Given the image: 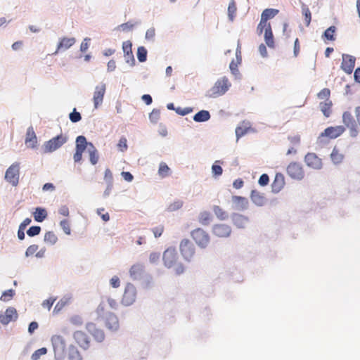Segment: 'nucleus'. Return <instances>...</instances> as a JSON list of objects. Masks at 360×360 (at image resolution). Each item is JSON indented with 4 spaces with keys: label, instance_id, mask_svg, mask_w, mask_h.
I'll return each mask as SVG.
<instances>
[{
    "label": "nucleus",
    "instance_id": "nucleus-1",
    "mask_svg": "<svg viewBox=\"0 0 360 360\" xmlns=\"http://www.w3.org/2000/svg\"><path fill=\"white\" fill-rule=\"evenodd\" d=\"M54 357L56 360H63L66 356V342L64 338L59 335H54L51 338Z\"/></svg>",
    "mask_w": 360,
    "mask_h": 360
},
{
    "label": "nucleus",
    "instance_id": "nucleus-2",
    "mask_svg": "<svg viewBox=\"0 0 360 360\" xmlns=\"http://www.w3.org/2000/svg\"><path fill=\"white\" fill-rule=\"evenodd\" d=\"M68 140V136L60 134L50 140L45 141L41 147L43 153H50L56 151L65 144Z\"/></svg>",
    "mask_w": 360,
    "mask_h": 360
},
{
    "label": "nucleus",
    "instance_id": "nucleus-3",
    "mask_svg": "<svg viewBox=\"0 0 360 360\" xmlns=\"http://www.w3.org/2000/svg\"><path fill=\"white\" fill-rule=\"evenodd\" d=\"M231 85L229 79L226 77H223L214 83V86L206 94V96L217 98L222 96L229 89Z\"/></svg>",
    "mask_w": 360,
    "mask_h": 360
},
{
    "label": "nucleus",
    "instance_id": "nucleus-4",
    "mask_svg": "<svg viewBox=\"0 0 360 360\" xmlns=\"http://www.w3.org/2000/svg\"><path fill=\"white\" fill-rule=\"evenodd\" d=\"M345 131L344 126L328 127L319 136L317 142L321 145L328 143L326 138L334 139L342 135Z\"/></svg>",
    "mask_w": 360,
    "mask_h": 360
},
{
    "label": "nucleus",
    "instance_id": "nucleus-5",
    "mask_svg": "<svg viewBox=\"0 0 360 360\" xmlns=\"http://www.w3.org/2000/svg\"><path fill=\"white\" fill-rule=\"evenodd\" d=\"M137 290L134 284L127 283L121 300V304L124 307L132 305L136 299Z\"/></svg>",
    "mask_w": 360,
    "mask_h": 360
},
{
    "label": "nucleus",
    "instance_id": "nucleus-6",
    "mask_svg": "<svg viewBox=\"0 0 360 360\" xmlns=\"http://www.w3.org/2000/svg\"><path fill=\"white\" fill-rule=\"evenodd\" d=\"M19 176L20 163L15 162L6 169L4 178L13 186H16L19 182Z\"/></svg>",
    "mask_w": 360,
    "mask_h": 360
},
{
    "label": "nucleus",
    "instance_id": "nucleus-7",
    "mask_svg": "<svg viewBox=\"0 0 360 360\" xmlns=\"http://www.w3.org/2000/svg\"><path fill=\"white\" fill-rule=\"evenodd\" d=\"M179 249L183 258L186 262H191L195 252L194 244L188 239L181 241Z\"/></svg>",
    "mask_w": 360,
    "mask_h": 360
},
{
    "label": "nucleus",
    "instance_id": "nucleus-8",
    "mask_svg": "<svg viewBox=\"0 0 360 360\" xmlns=\"http://www.w3.org/2000/svg\"><path fill=\"white\" fill-rule=\"evenodd\" d=\"M88 141L83 135L77 136L75 140V153L73 155L75 162H80L82 160V154L87 148Z\"/></svg>",
    "mask_w": 360,
    "mask_h": 360
},
{
    "label": "nucleus",
    "instance_id": "nucleus-9",
    "mask_svg": "<svg viewBox=\"0 0 360 360\" xmlns=\"http://www.w3.org/2000/svg\"><path fill=\"white\" fill-rule=\"evenodd\" d=\"M191 236L195 243L202 249L207 247L210 243V236L202 229L198 228L191 232Z\"/></svg>",
    "mask_w": 360,
    "mask_h": 360
},
{
    "label": "nucleus",
    "instance_id": "nucleus-10",
    "mask_svg": "<svg viewBox=\"0 0 360 360\" xmlns=\"http://www.w3.org/2000/svg\"><path fill=\"white\" fill-rule=\"evenodd\" d=\"M286 172L291 179L296 181H301L304 177V172L302 166L297 162H290L286 168Z\"/></svg>",
    "mask_w": 360,
    "mask_h": 360
},
{
    "label": "nucleus",
    "instance_id": "nucleus-11",
    "mask_svg": "<svg viewBox=\"0 0 360 360\" xmlns=\"http://www.w3.org/2000/svg\"><path fill=\"white\" fill-rule=\"evenodd\" d=\"M102 321H104L107 329L112 333H116L120 329L119 319L115 314L111 311L106 312Z\"/></svg>",
    "mask_w": 360,
    "mask_h": 360
},
{
    "label": "nucleus",
    "instance_id": "nucleus-12",
    "mask_svg": "<svg viewBox=\"0 0 360 360\" xmlns=\"http://www.w3.org/2000/svg\"><path fill=\"white\" fill-rule=\"evenodd\" d=\"M178 259V255L176 249L169 247L165 250L162 255V260L165 267L170 269L174 266Z\"/></svg>",
    "mask_w": 360,
    "mask_h": 360
},
{
    "label": "nucleus",
    "instance_id": "nucleus-13",
    "mask_svg": "<svg viewBox=\"0 0 360 360\" xmlns=\"http://www.w3.org/2000/svg\"><path fill=\"white\" fill-rule=\"evenodd\" d=\"M131 47L132 43L130 41H126L122 43V51L125 63L129 64L130 67H134L136 65V60Z\"/></svg>",
    "mask_w": 360,
    "mask_h": 360
},
{
    "label": "nucleus",
    "instance_id": "nucleus-14",
    "mask_svg": "<svg viewBox=\"0 0 360 360\" xmlns=\"http://www.w3.org/2000/svg\"><path fill=\"white\" fill-rule=\"evenodd\" d=\"M342 56V62L340 68L347 74H352L355 66L356 58L346 53H343Z\"/></svg>",
    "mask_w": 360,
    "mask_h": 360
},
{
    "label": "nucleus",
    "instance_id": "nucleus-15",
    "mask_svg": "<svg viewBox=\"0 0 360 360\" xmlns=\"http://www.w3.org/2000/svg\"><path fill=\"white\" fill-rule=\"evenodd\" d=\"M105 89L106 86L105 84L103 83H101L95 87L93 96L94 105L95 108L97 109L103 103Z\"/></svg>",
    "mask_w": 360,
    "mask_h": 360
},
{
    "label": "nucleus",
    "instance_id": "nucleus-16",
    "mask_svg": "<svg viewBox=\"0 0 360 360\" xmlns=\"http://www.w3.org/2000/svg\"><path fill=\"white\" fill-rule=\"evenodd\" d=\"M86 329L94 337L98 342H102L105 340V333L103 330L98 328L95 323L92 322L87 323Z\"/></svg>",
    "mask_w": 360,
    "mask_h": 360
},
{
    "label": "nucleus",
    "instance_id": "nucleus-17",
    "mask_svg": "<svg viewBox=\"0 0 360 360\" xmlns=\"http://www.w3.org/2000/svg\"><path fill=\"white\" fill-rule=\"evenodd\" d=\"M76 42V39L75 37H62L59 39V41L57 44V48L56 51L53 53V55H56L59 52L65 51L69 49L71 46H72Z\"/></svg>",
    "mask_w": 360,
    "mask_h": 360
},
{
    "label": "nucleus",
    "instance_id": "nucleus-18",
    "mask_svg": "<svg viewBox=\"0 0 360 360\" xmlns=\"http://www.w3.org/2000/svg\"><path fill=\"white\" fill-rule=\"evenodd\" d=\"M212 233L219 238H228L231 233V227L225 224H217L212 226Z\"/></svg>",
    "mask_w": 360,
    "mask_h": 360
},
{
    "label": "nucleus",
    "instance_id": "nucleus-19",
    "mask_svg": "<svg viewBox=\"0 0 360 360\" xmlns=\"http://www.w3.org/2000/svg\"><path fill=\"white\" fill-rule=\"evenodd\" d=\"M306 165L314 169H320L322 168V161L316 153H308L304 157Z\"/></svg>",
    "mask_w": 360,
    "mask_h": 360
},
{
    "label": "nucleus",
    "instance_id": "nucleus-20",
    "mask_svg": "<svg viewBox=\"0 0 360 360\" xmlns=\"http://www.w3.org/2000/svg\"><path fill=\"white\" fill-rule=\"evenodd\" d=\"M17 319V310L12 307H8L4 314H0V323L4 326L8 325L11 321H15Z\"/></svg>",
    "mask_w": 360,
    "mask_h": 360
},
{
    "label": "nucleus",
    "instance_id": "nucleus-21",
    "mask_svg": "<svg viewBox=\"0 0 360 360\" xmlns=\"http://www.w3.org/2000/svg\"><path fill=\"white\" fill-rule=\"evenodd\" d=\"M76 342L84 350L90 347V340L88 335L83 331L77 330L73 334Z\"/></svg>",
    "mask_w": 360,
    "mask_h": 360
},
{
    "label": "nucleus",
    "instance_id": "nucleus-22",
    "mask_svg": "<svg viewBox=\"0 0 360 360\" xmlns=\"http://www.w3.org/2000/svg\"><path fill=\"white\" fill-rule=\"evenodd\" d=\"M145 274V266L141 263L134 264L129 269V275L133 280L141 281Z\"/></svg>",
    "mask_w": 360,
    "mask_h": 360
},
{
    "label": "nucleus",
    "instance_id": "nucleus-23",
    "mask_svg": "<svg viewBox=\"0 0 360 360\" xmlns=\"http://www.w3.org/2000/svg\"><path fill=\"white\" fill-rule=\"evenodd\" d=\"M231 219L238 229H245L250 221L248 217L236 212L231 214Z\"/></svg>",
    "mask_w": 360,
    "mask_h": 360
},
{
    "label": "nucleus",
    "instance_id": "nucleus-24",
    "mask_svg": "<svg viewBox=\"0 0 360 360\" xmlns=\"http://www.w3.org/2000/svg\"><path fill=\"white\" fill-rule=\"evenodd\" d=\"M285 184V181L284 175L282 173L277 172L271 185L272 193H279L283 188Z\"/></svg>",
    "mask_w": 360,
    "mask_h": 360
},
{
    "label": "nucleus",
    "instance_id": "nucleus-25",
    "mask_svg": "<svg viewBox=\"0 0 360 360\" xmlns=\"http://www.w3.org/2000/svg\"><path fill=\"white\" fill-rule=\"evenodd\" d=\"M231 200L233 208L238 211H244L248 208L249 202L245 197L239 195H233Z\"/></svg>",
    "mask_w": 360,
    "mask_h": 360
},
{
    "label": "nucleus",
    "instance_id": "nucleus-26",
    "mask_svg": "<svg viewBox=\"0 0 360 360\" xmlns=\"http://www.w3.org/2000/svg\"><path fill=\"white\" fill-rule=\"evenodd\" d=\"M25 142L28 148L32 149L37 148V137L32 126L29 127L27 129Z\"/></svg>",
    "mask_w": 360,
    "mask_h": 360
},
{
    "label": "nucleus",
    "instance_id": "nucleus-27",
    "mask_svg": "<svg viewBox=\"0 0 360 360\" xmlns=\"http://www.w3.org/2000/svg\"><path fill=\"white\" fill-rule=\"evenodd\" d=\"M250 199L252 202L258 207L264 205L266 201L264 195L255 189L251 191Z\"/></svg>",
    "mask_w": 360,
    "mask_h": 360
},
{
    "label": "nucleus",
    "instance_id": "nucleus-28",
    "mask_svg": "<svg viewBox=\"0 0 360 360\" xmlns=\"http://www.w3.org/2000/svg\"><path fill=\"white\" fill-rule=\"evenodd\" d=\"M89 155V161L91 165H95L98 163L99 159L98 151L91 142L88 141L86 148Z\"/></svg>",
    "mask_w": 360,
    "mask_h": 360
},
{
    "label": "nucleus",
    "instance_id": "nucleus-29",
    "mask_svg": "<svg viewBox=\"0 0 360 360\" xmlns=\"http://www.w3.org/2000/svg\"><path fill=\"white\" fill-rule=\"evenodd\" d=\"M48 216L47 211L41 207H37L33 212L34 219L39 223L43 222Z\"/></svg>",
    "mask_w": 360,
    "mask_h": 360
},
{
    "label": "nucleus",
    "instance_id": "nucleus-30",
    "mask_svg": "<svg viewBox=\"0 0 360 360\" xmlns=\"http://www.w3.org/2000/svg\"><path fill=\"white\" fill-rule=\"evenodd\" d=\"M211 118L210 112L207 110H201L196 112L193 119L196 122H205Z\"/></svg>",
    "mask_w": 360,
    "mask_h": 360
},
{
    "label": "nucleus",
    "instance_id": "nucleus-31",
    "mask_svg": "<svg viewBox=\"0 0 360 360\" xmlns=\"http://www.w3.org/2000/svg\"><path fill=\"white\" fill-rule=\"evenodd\" d=\"M264 37L265 43L269 48H275L274 37L271 25H269L268 27L266 29Z\"/></svg>",
    "mask_w": 360,
    "mask_h": 360
},
{
    "label": "nucleus",
    "instance_id": "nucleus-32",
    "mask_svg": "<svg viewBox=\"0 0 360 360\" xmlns=\"http://www.w3.org/2000/svg\"><path fill=\"white\" fill-rule=\"evenodd\" d=\"M72 297L70 294H68L63 297L55 306L53 312L58 313L65 306L70 304L72 302Z\"/></svg>",
    "mask_w": 360,
    "mask_h": 360
},
{
    "label": "nucleus",
    "instance_id": "nucleus-33",
    "mask_svg": "<svg viewBox=\"0 0 360 360\" xmlns=\"http://www.w3.org/2000/svg\"><path fill=\"white\" fill-rule=\"evenodd\" d=\"M68 360H83L78 349L73 345H70L68 351Z\"/></svg>",
    "mask_w": 360,
    "mask_h": 360
},
{
    "label": "nucleus",
    "instance_id": "nucleus-34",
    "mask_svg": "<svg viewBox=\"0 0 360 360\" xmlns=\"http://www.w3.org/2000/svg\"><path fill=\"white\" fill-rule=\"evenodd\" d=\"M337 31V27L335 25H331L327 28L322 34L321 38L323 40L335 41V34Z\"/></svg>",
    "mask_w": 360,
    "mask_h": 360
},
{
    "label": "nucleus",
    "instance_id": "nucleus-35",
    "mask_svg": "<svg viewBox=\"0 0 360 360\" xmlns=\"http://www.w3.org/2000/svg\"><path fill=\"white\" fill-rule=\"evenodd\" d=\"M250 131H252V132L255 131V129L252 128L251 126H250V125L249 126H247V125L238 126L236 128V131H235L237 141H238L239 139L244 136L245 134H247Z\"/></svg>",
    "mask_w": 360,
    "mask_h": 360
},
{
    "label": "nucleus",
    "instance_id": "nucleus-36",
    "mask_svg": "<svg viewBox=\"0 0 360 360\" xmlns=\"http://www.w3.org/2000/svg\"><path fill=\"white\" fill-rule=\"evenodd\" d=\"M212 210L217 219L225 221L229 219V213L218 205H214Z\"/></svg>",
    "mask_w": 360,
    "mask_h": 360
},
{
    "label": "nucleus",
    "instance_id": "nucleus-37",
    "mask_svg": "<svg viewBox=\"0 0 360 360\" xmlns=\"http://www.w3.org/2000/svg\"><path fill=\"white\" fill-rule=\"evenodd\" d=\"M278 12L279 11L278 9L266 8L262 13L261 19L267 22V20L274 18L278 13Z\"/></svg>",
    "mask_w": 360,
    "mask_h": 360
},
{
    "label": "nucleus",
    "instance_id": "nucleus-38",
    "mask_svg": "<svg viewBox=\"0 0 360 360\" xmlns=\"http://www.w3.org/2000/svg\"><path fill=\"white\" fill-rule=\"evenodd\" d=\"M212 217L208 211H203L199 214L198 221L204 226H207L210 224Z\"/></svg>",
    "mask_w": 360,
    "mask_h": 360
},
{
    "label": "nucleus",
    "instance_id": "nucleus-39",
    "mask_svg": "<svg viewBox=\"0 0 360 360\" xmlns=\"http://www.w3.org/2000/svg\"><path fill=\"white\" fill-rule=\"evenodd\" d=\"M141 23L140 20H136L133 22L132 20H129L127 22L122 23L118 26V29L122 30L124 32H129L133 30L135 25H139Z\"/></svg>",
    "mask_w": 360,
    "mask_h": 360
},
{
    "label": "nucleus",
    "instance_id": "nucleus-40",
    "mask_svg": "<svg viewBox=\"0 0 360 360\" xmlns=\"http://www.w3.org/2000/svg\"><path fill=\"white\" fill-rule=\"evenodd\" d=\"M136 57L140 63H144L147 60L148 50L145 46H139L136 51Z\"/></svg>",
    "mask_w": 360,
    "mask_h": 360
},
{
    "label": "nucleus",
    "instance_id": "nucleus-41",
    "mask_svg": "<svg viewBox=\"0 0 360 360\" xmlns=\"http://www.w3.org/2000/svg\"><path fill=\"white\" fill-rule=\"evenodd\" d=\"M228 18L231 22H233L235 19L237 7L234 0H231L228 6Z\"/></svg>",
    "mask_w": 360,
    "mask_h": 360
},
{
    "label": "nucleus",
    "instance_id": "nucleus-42",
    "mask_svg": "<svg viewBox=\"0 0 360 360\" xmlns=\"http://www.w3.org/2000/svg\"><path fill=\"white\" fill-rule=\"evenodd\" d=\"M332 105L333 103L331 101L320 103L321 110L325 117H330L331 113L330 108L332 107Z\"/></svg>",
    "mask_w": 360,
    "mask_h": 360
},
{
    "label": "nucleus",
    "instance_id": "nucleus-43",
    "mask_svg": "<svg viewBox=\"0 0 360 360\" xmlns=\"http://www.w3.org/2000/svg\"><path fill=\"white\" fill-rule=\"evenodd\" d=\"M302 13L304 16L305 25L308 27L311 21V13L308 6L304 4H302Z\"/></svg>",
    "mask_w": 360,
    "mask_h": 360
},
{
    "label": "nucleus",
    "instance_id": "nucleus-44",
    "mask_svg": "<svg viewBox=\"0 0 360 360\" xmlns=\"http://www.w3.org/2000/svg\"><path fill=\"white\" fill-rule=\"evenodd\" d=\"M44 241L51 245H53L57 243L58 237L53 231H47L44 235Z\"/></svg>",
    "mask_w": 360,
    "mask_h": 360
},
{
    "label": "nucleus",
    "instance_id": "nucleus-45",
    "mask_svg": "<svg viewBox=\"0 0 360 360\" xmlns=\"http://www.w3.org/2000/svg\"><path fill=\"white\" fill-rule=\"evenodd\" d=\"M141 284L143 288L148 289L153 286V277L150 274L146 273L141 278Z\"/></svg>",
    "mask_w": 360,
    "mask_h": 360
},
{
    "label": "nucleus",
    "instance_id": "nucleus-46",
    "mask_svg": "<svg viewBox=\"0 0 360 360\" xmlns=\"http://www.w3.org/2000/svg\"><path fill=\"white\" fill-rule=\"evenodd\" d=\"M342 122L345 124V126H347V127L356 124V122L353 116L348 111H345L343 112Z\"/></svg>",
    "mask_w": 360,
    "mask_h": 360
},
{
    "label": "nucleus",
    "instance_id": "nucleus-47",
    "mask_svg": "<svg viewBox=\"0 0 360 360\" xmlns=\"http://www.w3.org/2000/svg\"><path fill=\"white\" fill-rule=\"evenodd\" d=\"M219 162H220L219 160H217L212 165V176L214 178H217V177L220 176L223 173V169L219 165Z\"/></svg>",
    "mask_w": 360,
    "mask_h": 360
},
{
    "label": "nucleus",
    "instance_id": "nucleus-48",
    "mask_svg": "<svg viewBox=\"0 0 360 360\" xmlns=\"http://www.w3.org/2000/svg\"><path fill=\"white\" fill-rule=\"evenodd\" d=\"M330 158H331L332 162L335 165H338V164L342 162V161L344 158V156H343V155L338 153L336 148H334L330 154Z\"/></svg>",
    "mask_w": 360,
    "mask_h": 360
},
{
    "label": "nucleus",
    "instance_id": "nucleus-49",
    "mask_svg": "<svg viewBox=\"0 0 360 360\" xmlns=\"http://www.w3.org/2000/svg\"><path fill=\"white\" fill-rule=\"evenodd\" d=\"M68 117L72 123H77L82 120V115L79 112H78L76 108H74L72 111L70 112Z\"/></svg>",
    "mask_w": 360,
    "mask_h": 360
},
{
    "label": "nucleus",
    "instance_id": "nucleus-50",
    "mask_svg": "<svg viewBox=\"0 0 360 360\" xmlns=\"http://www.w3.org/2000/svg\"><path fill=\"white\" fill-rule=\"evenodd\" d=\"M15 295V291L13 289H8L2 292L0 300L3 302H8L12 299Z\"/></svg>",
    "mask_w": 360,
    "mask_h": 360
},
{
    "label": "nucleus",
    "instance_id": "nucleus-51",
    "mask_svg": "<svg viewBox=\"0 0 360 360\" xmlns=\"http://www.w3.org/2000/svg\"><path fill=\"white\" fill-rule=\"evenodd\" d=\"M169 170L170 169L168 165L165 162H162L159 165L158 174L162 177H165L169 175Z\"/></svg>",
    "mask_w": 360,
    "mask_h": 360
},
{
    "label": "nucleus",
    "instance_id": "nucleus-52",
    "mask_svg": "<svg viewBox=\"0 0 360 360\" xmlns=\"http://www.w3.org/2000/svg\"><path fill=\"white\" fill-rule=\"evenodd\" d=\"M106 311L105 310V304L103 302H101L96 308V314L97 315V319L102 320L104 319V316L106 314Z\"/></svg>",
    "mask_w": 360,
    "mask_h": 360
},
{
    "label": "nucleus",
    "instance_id": "nucleus-53",
    "mask_svg": "<svg viewBox=\"0 0 360 360\" xmlns=\"http://www.w3.org/2000/svg\"><path fill=\"white\" fill-rule=\"evenodd\" d=\"M160 117V111L158 109L154 108L149 114V120L153 124H157Z\"/></svg>",
    "mask_w": 360,
    "mask_h": 360
},
{
    "label": "nucleus",
    "instance_id": "nucleus-54",
    "mask_svg": "<svg viewBox=\"0 0 360 360\" xmlns=\"http://www.w3.org/2000/svg\"><path fill=\"white\" fill-rule=\"evenodd\" d=\"M184 202L180 200H175L173 203H171L167 208L168 212L176 211L182 207Z\"/></svg>",
    "mask_w": 360,
    "mask_h": 360
},
{
    "label": "nucleus",
    "instance_id": "nucleus-55",
    "mask_svg": "<svg viewBox=\"0 0 360 360\" xmlns=\"http://www.w3.org/2000/svg\"><path fill=\"white\" fill-rule=\"evenodd\" d=\"M41 231L39 226H32L27 230V235L29 237H34L38 236Z\"/></svg>",
    "mask_w": 360,
    "mask_h": 360
},
{
    "label": "nucleus",
    "instance_id": "nucleus-56",
    "mask_svg": "<svg viewBox=\"0 0 360 360\" xmlns=\"http://www.w3.org/2000/svg\"><path fill=\"white\" fill-rule=\"evenodd\" d=\"M155 37V29L153 27H152L146 30V34H145V39L146 41H150V42H154Z\"/></svg>",
    "mask_w": 360,
    "mask_h": 360
},
{
    "label": "nucleus",
    "instance_id": "nucleus-57",
    "mask_svg": "<svg viewBox=\"0 0 360 360\" xmlns=\"http://www.w3.org/2000/svg\"><path fill=\"white\" fill-rule=\"evenodd\" d=\"M46 347H41L40 349H37L34 352V353L31 356L32 360H38L41 356L44 355L47 353Z\"/></svg>",
    "mask_w": 360,
    "mask_h": 360
},
{
    "label": "nucleus",
    "instance_id": "nucleus-58",
    "mask_svg": "<svg viewBox=\"0 0 360 360\" xmlns=\"http://www.w3.org/2000/svg\"><path fill=\"white\" fill-rule=\"evenodd\" d=\"M269 25H271L269 22H267L265 20L260 19L259 23L258 24L257 27V34L261 35L263 33L264 30L265 31Z\"/></svg>",
    "mask_w": 360,
    "mask_h": 360
},
{
    "label": "nucleus",
    "instance_id": "nucleus-59",
    "mask_svg": "<svg viewBox=\"0 0 360 360\" xmlns=\"http://www.w3.org/2000/svg\"><path fill=\"white\" fill-rule=\"evenodd\" d=\"M70 322L76 326H80L83 324V319L79 315H73L70 319Z\"/></svg>",
    "mask_w": 360,
    "mask_h": 360
},
{
    "label": "nucleus",
    "instance_id": "nucleus-60",
    "mask_svg": "<svg viewBox=\"0 0 360 360\" xmlns=\"http://www.w3.org/2000/svg\"><path fill=\"white\" fill-rule=\"evenodd\" d=\"M193 111V108L192 107H186L184 108H181L180 107H177L176 110V113L181 115L185 116L186 115H188L189 113L192 112Z\"/></svg>",
    "mask_w": 360,
    "mask_h": 360
},
{
    "label": "nucleus",
    "instance_id": "nucleus-61",
    "mask_svg": "<svg viewBox=\"0 0 360 360\" xmlns=\"http://www.w3.org/2000/svg\"><path fill=\"white\" fill-rule=\"evenodd\" d=\"M60 226L65 234H71V229L70 227L69 222L67 219H63L62 221H60Z\"/></svg>",
    "mask_w": 360,
    "mask_h": 360
},
{
    "label": "nucleus",
    "instance_id": "nucleus-62",
    "mask_svg": "<svg viewBox=\"0 0 360 360\" xmlns=\"http://www.w3.org/2000/svg\"><path fill=\"white\" fill-rule=\"evenodd\" d=\"M330 94V91L329 89L325 88L323 89L320 92L318 93L317 96L319 99H326L328 101V98Z\"/></svg>",
    "mask_w": 360,
    "mask_h": 360
},
{
    "label": "nucleus",
    "instance_id": "nucleus-63",
    "mask_svg": "<svg viewBox=\"0 0 360 360\" xmlns=\"http://www.w3.org/2000/svg\"><path fill=\"white\" fill-rule=\"evenodd\" d=\"M269 183V176L267 174H262L258 180V184L261 186H266Z\"/></svg>",
    "mask_w": 360,
    "mask_h": 360
},
{
    "label": "nucleus",
    "instance_id": "nucleus-64",
    "mask_svg": "<svg viewBox=\"0 0 360 360\" xmlns=\"http://www.w3.org/2000/svg\"><path fill=\"white\" fill-rule=\"evenodd\" d=\"M39 246L37 245L33 244L30 245L25 253V255L26 257H29L32 255H33L38 250Z\"/></svg>",
    "mask_w": 360,
    "mask_h": 360
}]
</instances>
